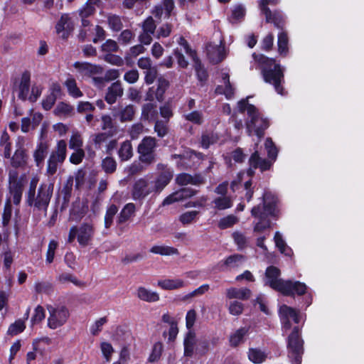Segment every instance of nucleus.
<instances>
[{
	"label": "nucleus",
	"mask_w": 364,
	"mask_h": 364,
	"mask_svg": "<svg viewBox=\"0 0 364 364\" xmlns=\"http://www.w3.org/2000/svg\"><path fill=\"white\" fill-rule=\"evenodd\" d=\"M252 57L258 64V69L264 81L272 85L278 94L284 95L286 92L282 85L284 82V70L280 63H277L274 58H268L263 54L254 53Z\"/></svg>",
	"instance_id": "obj_1"
},
{
	"label": "nucleus",
	"mask_w": 364,
	"mask_h": 364,
	"mask_svg": "<svg viewBox=\"0 0 364 364\" xmlns=\"http://www.w3.org/2000/svg\"><path fill=\"white\" fill-rule=\"evenodd\" d=\"M279 276L280 270L277 267H269L265 272V284L285 296H294L295 294L303 295L306 293L307 287L304 283L284 280Z\"/></svg>",
	"instance_id": "obj_2"
},
{
	"label": "nucleus",
	"mask_w": 364,
	"mask_h": 364,
	"mask_svg": "<svg viewBox=\"0 0 364 364\" xmlns=\"http://www.w3.org/2000/svg\"><path fill=\"white\" fill-rule=\"evenodd\" d=\"M38 179L36 177L31 178L29 188L26 193V202L27 205H49L53 195L54 185L51 183H42L38 189L36 188Z\"/></svg>",
	"instance_id": "obj_3"
},
{
	"label": "nucleus",
	"mask_w": 364,
	"mask_h": 364,
	"mask_svg": "<svg viewBox=\"0 0 364 364\" xmlns=\"http://www.w3.org/2000/svg\"><path fill=\"white\" fill-rule=\"evenodd\" d=\"M47 310L48 316L47 318V326L52 330L59 328L64 326L70 317V311L65 306L48 305Z\"/></svg>",
	"instance_id": "obj_4"
},
{
	"label": "nucleus",
	"mask_w": 364,
	"mask_h": 364,
	"mask_svg": "<svg viewBox=\"0 0 364 364\" xmlns=\"http://www.w3.org/2000/svg\"><path fill=\"white\" fill-rule=\"evenodd\" d=\"M94 234V229L91 224L84 223L80 227L73 226L70 228L68 235V242H73L75 238L81 246L90 244Z\"/></svg>",
	"instance_id": "obj_5"
},
{
	"label": "nucleus",
	"mask_w": 364,
	"mask_h": 364,
	"mask_svg": "<svg viewBox=\"0 0 364 364\" xmlns=\"http://www.w3.org/2000/svg\"><path fill=\"white\" fill-rule=\"evenodd\" d=\"M250 119L246 122V128L248 134L252 135V132L261 140L264 136L265 130L269 127V122L267 118H264L259 109L255 114L252 115Z\"/></svg>",
	"instance_id": "obj_6"
},
{
	"label": "nucleus",
	"mask_w": 364,
	"mask_h": 364,
	"mask_svg": "<svg viewBox=\"0 0 364 364\" xmlns=\"http://www.w3.org/2000/svg\"><path fill=\"white\" fill-rule=\"evenodd\" d=\"M156 147V139L153 136H145L137 147L139 154V160L145 164H150L155 159L154 150Z\"/></svg>",
	"instance_id": "obj_7"
},
{
	"label": "nucleus",
	"mask_w": 364,
	"mask_h": 364,
	"mask_svg": "<svg viewBox=\"0 0 364 364\" xmlns=\"http://www.w3.org/2000/svg\"><path fill=\"white\" fill-rule=\"evenodd\" d=\"M274 210V206H254L252 214L259 220L255 226V231L260 232L270 226L267 218L273 215Z\"/></svg>",
	"instance_id": "obj_8"
},
{
	"label": "nucleus",
	"mask_w": 364,
	"mask_h": 364,
	"mask_svg": "<svg viewBox=\"0 0 364 364\" xmlns=\"http://www.w3.org/2000/svg\"><path fill=\"white\" fill-rule=\"evenodd\" d=\"M248 164L249 168L247 170V175L252 178L255 174V169H259L262 173L269 171L272 167L273 162L262 158L258 151L255 150L249 158Z\"/></svg>",
	"instance_id": "obj_9"
},
{
	"label": "nucleus",
	"mask_w": 364,
	"mask_h": 364,
	"mask_svg": "<svg viewBox=\"0 0 364 364\" xmlns=\"http://www.w3.org/2000/svg\"><path fill=\"white\" fill-rule=\"evenodd\" d=\"M279 314L284 331L291 328L292 323H299L300 320L299 311L286 304L279 307Z\"/></svg>",
	"instance_id": "obj_10"
},
{
	"label": "nucleus",
	"mask_w": 364,
	"mask_h": 364,
	"mask_svg": "<svg viewBox=\"0 0 364 364\" xmlns=\"http://www.w3.org/2000/svg\"><path fill=\"white\" fill-rule=\"evenodd\" d=\"M158 169L160 171L152 182L154 183L152 191L155 193L161 192L172 180L173 171L172 168L162 164H158Z\"/></svg>",
	"instance_id": "obj_11"
},
{
	"label": "nucleus",
	"mask_w": 364,
	"mask_h": 364,
	"mask_svg": "<svg viewBox=\"0 0 364 364\" xmlns=\"http://www.w3.org/2000/svg\"><path fill=\"white\" fill-rule=\"evenodd\" d=\"M288 349L289 355L293 357L296 364L300 363V355L303 353V341L300 338L299 328L295 326L288 337Z\"/></svg>",
	"instance_id": "obj_12"
},
{
	"label": "nucleus",
	"mask_w": 364,
	"mask_h": 364,
	"mask_svg": "<svg viewBox=\"0 0 364 364\" xmlns=\"http://www.w3.org/2000/svg\"><path fill=\"white\" fill-rule=\"evenodd\" d=\"M9 194L6 197L4 205H19L21 200L23 184L21 180H18L16 176L10 177Z\"/></svg>",
	"instance_id": "obj_13"
},
{
	"label": "nucleus",
	"mask_w": 364,
	"mask_h": 364,
	"mask_svg": "<svg viewBox=\"0 0 364 364\" xmlns=\"http://www.w3.org/2000/svg\"><path fill=\"white\" fill-rule=\"evenodd\" d=\"M55 31L63 40H67L74 31V23L68 14L61 15L55 25Z\"/></svg>",
	"instance_id": "obj_14"
},
{
	"label": "nucleus",
	"mask_w": 364,
	"mask_h": 364,
	"mask_svg": "<svg viewBox=\"0 0 364 364\" xmlns=\"http://www.w3.org/2000/svg\"><path fill=\"white\" fill-rule=\"evenodd\" d=\"M196 193V191L191 188H181L169 196L162 202L161 205H171L173 203L183 202Z\"/></svg>",
	"instance_id": "obj_15"
},
{
	"label": "nucleus",
	"mask_w": 364,
	"mask_h": 364,
	"mask_svg": "<svg viewBox=\"0 0 364 364\" xmlns=\"http://www.w3.org/2000/svg\"><path fill=\"white\" fill-rule=\"evenodd\" d=\"M206 55L211 64H218L225 58V47L208 43L206 45Z\"/></svg>",
	"instance_id": "obj_16"
},
{
	"label": "nucleus",
	"mask_w": 364,
	"mask_h": 364,
	"mask_svg": "<svg viewBox=\"0 0 364 364\" xmlns=\"http://www.w3.org/2000/svg\"><path fill=\"white\" fill-rule=\"evenodd\" d=\"M73 66L82 76L86 77H93L103 72V68L100 65L87 62L77 61L73 64Z\"/></svg>",
	"instance_id": "obj_17"
},
{
	"label": "nucleus",
	"mask_w": 364,
	"mask_h": 364,
	"mask_svg": "<svg viewBox=\"0 0 364 364\" xmlns=\"http://www.w3.org/2000/svg\"><path fill=\"white\" fill-rule=\"evenodd\" d=\"M152 192H154L152 187L149 186L146 180L140 178L133 186L132 196L134 200H140Z\"/></svg>",
	"instance_id": "obj_18"
},
{
	"label": "nucleus",
	"mask_w": 364,
	"mask_h": 364,
	"mask_svg": "<svg viewBox=\"0 0 364 364\" xmlns=\"http://www.w3.org/2000/svg\"><path fill=\"white\" fill-rule=\"evenodd\" d=\"M175 181L178 185L183 186L188 184L200 185L205 183V179L200 173L192 176L190 173H181L176 176Z\"/></svg>",
	"instance_id": "obj_19"
},
{
	"label": "nucleus",
	"mask_w": 364,
	"mask_h": 364,
	"mask_svg": "<svg viewBox=\"0 0 364 364\" xmlns=\"http://www.w3.org/2000/svg\"><path fill=\"white\" fill-rule=\"evenodd\" d=\"M124 92L123 87L120 81H116L108 87L107 92L105 95L106 102L112 105L116 102L118 97L122 96Z\"/></svg>",
	"instance_id": "obj_20"
},
{
	"label": "nucleus",
	"mask_w": 364,
	"mask_h": 364,
	"mask_svg": "<svg viewBox=\"0 0 364 364\" xmlns=\"http://www.w3.org/2000/svg\"><path fill=\"white\" fill-rule=\"evenodd\" d=\"M263 14L265 16L266 23H273L275 28L281 30V31H284L286 20L280 11L274 10L270 11L269 15L267 13Z\"/></svg>",
	"instance_id": "obj_21"
},
{
	"label": "nucleus",
	"mask_w": 364,
	"mask_h": 364,
	"mask_svg": "<svg viewBox=\"0 0 364 364\" xmlns=\"http://www.w3.org/2000/svg\"><path fill=\"white\" fill-rule=\"evenodd\" d=\"M31 74L28 70L24 71L21 77L19 85L18 98L23 101L26 100L29 92Z\"/></svg>",
	"instance_id": "obj_22"
},
{
	"label": "nucleus",
	"mask_w": 364,
	"mask_h": 364,
	"mask_svg": "<svg viewBox=\"0 0 364 364\" xmlns=\"http://www.w3.org/2000/svg\"><path fill=\"white\" fill-rule=\"evenodd\" d=\"M158 114L159 113L156 104L149 102L142 106L141 117L144 120L154 122L158 119Z\"/></svg>",
	"instance_id": "obj_23"
},
{
	"label": "nucleus",
	"mask_w": 364,
	"mask_h": 364,
	"mask_svg": "<svg viewBox=\"0 0 364 364\" xmlns=\"http://www.w3.org/2000/svg\"><path fill=\"white\" fill-rule=\"evenodd\" d=\"M157 285L164 290H174L184 287L186 282L181 279H166L158 281Z\"/></svg>",
	"instance_id": "obj_24"
},
{
	"label": "nucleus",
	"mask_w": 364,
	"mask_h": 364,
	"mask_svg": "<svg viewBox=\"0 0 364 364\" xmlns=\"http://www.w3.org/2000/svg\"><path fill=\"white\" fill-rule=\"evenodd\" d=\"M196 342V340L195 332L193 330L188 331L183 341L185 356H192L194 351Z\"/></svg>",
	"instance_id": "obj_25"
},
{
	"label": "nucleus",
	"mask_w": 364,
	"mask_h": 364,
	"mask_svg": "<svg viewBox=\"0 0 364 364\" xmlns=\"http://www.w3.org/2000/svg\"><path fill=\"white\" fill-rule=\"evenodd\" d=\"M193 62L197 79L201 83H205L209 77L207 70L204 68L199 58L193 60Z\"/></svg>",
	"instance_id": "obj_26"
},
{
	"label": "nucleus",
	"mask_w": 364,
	"mask_h": 364,
	"mask_svg": "<svg viewBox=\"0 0 364 364\" xmlns=\"http://www.w3.org/2000/svg\"><path fill=\"white\" fill-rule=\"evenodd\" d=\"M250 290L247 288L237 289L232 287L226 290V296L230 299H247L250 296Z\"/></svg>",
	"instance_id": "obj_27"
},
{
	"label": "nucleus",
	"mask_w": 364,
	"mask_h": 364,
	"mask_svg": "<svg viewBox=\"0 0 364 364\" xmlns=\"http://www.w3.org/2000/svg\"><path fill=\"white\" fill-rule=\"evenodd\" d=\"M136 295L139 299L147 302H155L159 300V295L157 292L142 287L138 288Z\"/></svg>",
	"instance_id": "obj_28"
},
{
	"label": "nucleus",
	"mask_w": 364,
	"mask_h": 364,
	"mask_svg": "<svg viewBox=\"0 0 364 364\" xmlns=\"http://www.w3.org/2000/svg\"><path fill=\"white\" fill-rule=\"evenodd\" d=\"M150 252L154 254L160 255L162 256L178 255L179 251L178 249L166 245H154Z\"/></svg>",
	"instance_id": "obj_29"
},
{
	"label": "nucleus",
	"mask_w": 364,
	"mask_h": 364,
	"mask_svg": "<svg viewBox=\"0 0 364 364\" xmlns=\"http://www.w3.org/2000/svg\"><path fill=\"white\" fill-rule=\"evenodd\" d=\"M289 38L285 31H280L278 34L277 46L279 53L285 57L289 52Z\"/></svg>",
	"instance_id": "obj_30"
},
{
	"label": "nucleus",
	"mask_w": 364,
	"mask_h": 364,
	"mask_svg": "<svg viewBox=\"0 0 364 364\" xmlns=\"http://www.w3.org/2000/svg\"><path fill=\"white\" fill-rule=\"evenodd\" d=\"M100 0H87L82 9L79 11L80 18H88L95 14V6L98 5Z\"/></svg>",
	"instance_id": "obj_31"
},
{
	"label": "nucleus",
	"mask_w": 364,
	"mask_h": 364,
	"mask_svg": "<svg viewBox=\"0 0 364 364\" xmlns=\"http://www.w3.org/2000/svg\"><path fill=\"white\" fill-rule=\"evenodd\" d=\"M169 87V82L164 78H159L155 87V97L157 101L161 102L164 100V94Z\"/></svg>",
	"instance_id": "obj_32"
},
{
	"label": "nucleus",
	"mask_w": 364,
	"mask_h": 364,
	"mask_svg": "<svg viewBox=\"0 0 364 364\" xmlns=\"http://www.w3.org/2000/svg\"><path fill=\"white\" fill-rule=\"evenodd\" d=\"M55 116H70L74 113V107L65 102H60L53 110Z\"/></svg>",
	"instance_id": "obj_33"
},
{
	"label": "nucleus",
	"mask_w": 364,
	"mask_h": 364,
	"mask_svg": "<svg viewBox=\"0 0 364 364\" xmlns=\"http://www.w3.org/2000/svg\"><path fill=\"white\" fill-rule=\"evenodd\" d=\"M133 155V149L132 143L129 140H126L122 143L118 151V156L121 161H124L129 160Z\"/></svg>",
	"instance_id": "obj_34"
},
{
	"label": "nucleus",
	"mask_w": 364,
	"mask_h": 364,
	"mask_svg": "<svg viewBox=\"0 0 364 364\" xmlns=\"http://www.w3.org/2000/svg\"><path fill=\"white\" fill-rule=\"evenodd\" d=\"M64 85L68 90V94L71 97L74 98H78L83 95L82 92L77 87L76 80L74 77L68 78L65 80Z\"/></svg>",
	"instance_id": "obj_35"
},
{
	"label": "nucleus",
	"mask_w": 364,
	"mask_h": 364,
	"mask_svg": "<svg viewBox=\"0 0 364 364\" xmlns=\"http://www.w3.org/2000/svg\"><path fill=\"white\" fill-rule=\"evenodd\" d=\"M267 356V353L259 348H250L248 352V358L254 363H263Z\"/></svg>",
	"instance_id": "obj_36"
},
{
	"label": "nucleus",
	"mask_w": 364,
	"mask_h": 364,
	"mask_svg": "<svg viewBox=\"0 0 364 364\" xmlns=\"http://www.w3.org/2000/svg\"><path fill=\"white\" fill-rule=\"evenodd\" d=\"M248 97L242 99L240 100L237 103L238 105V109L240 113H244L245 111H247V114L249 117H250L252 115L255 114L257 113L258 109L252 104H250L248 102Z\"/></svg>",
	"instance_id": "obj_37"
},
{
	"label": "nucleus",
	"mask_w": 364,
	"mask_h": 364,
	"mask_svg": "<svg viewBox=\"0 0 364 364\" xmlns=\"http://www.w3.org/2000/svg\"><path fill=\"white\" fill-rule=\"evenodd\" d=\"M264 146L267 151L268 159H267L274 163L276 161L278 155V149L272 138L267 137L265 139Z\"/></svg>",
	"instance_id": "obj_38"
},
{
	"label": "nucleus",
	"mask_w": 364,
	"mask_h": 364,
	"mask_svg": "<svg viewBox=\"0 0 364 364\" xmlns=\"http://www.w3.org/2000/svg\"><path fill=\"white\" fill-rule=\"evenodd\" d=\"M48 146L45 143L41 142L38 144L37 148L33 154L34 160L36 166H40L46 157Z\"/></svg>",
	"instance_id": "obj_39"
},
{
	"label": "nucleus",
	"mask_w": 364,
	"mask_h": 364,
	"mask_svg": "<svg viewBox=\"0 0 364 364\" xmlns=\"http://www.w3.org/2000/svg\"><path fill=\"white\" fill-rule=\"evenodd\" d=\"M73 185V178L72 176L69 177V178L65 183L60 195L63 196V202L62 205H67L69 203L70 198L71 197L72 190Z\"/></svg>",
	"instance_id": "obj_40"
},
{
	"label": "nucleus",
	"mask_w": 364,
	"mask_h": 364,
	"mask_svg": "<svg viewBox=\"0 0 364 364\" xmlns=\"http://www.w3.org/2000/svg\"><path fill=\"white\" fill-rule=\"evenodd\" d=\"M154 122H155L154 129L157 136L160 138L165 136L168 132V122L159 120V119Z\"/></svg>",
	"instance_id": "obj_41"
},
{
	"label": "nucleus",
	"mask_w": 364,
	"mask_h": 364,
	"mask_svg": "<svg viewBox=\"0 0 364 364\" xmlns=\"http://www.w3.org/2000/svg\"><path fill=\"white\" fill-rule=\"evenodd\" d=\"M144 51H145V48H144V46L141 44H138V45L131 47L129 49V52L128 53H127L124 57L127 65H132V61H131L132 58V57L135 58L137 55H139V54L144 53Z\"/></svg>",
	"instance_id": "obj_42"
},
{
	"label": "nucleus",
	"mask_w": 364,
	"mask_h": 364,
	"mask_svg": "<svg viewBox=\"0 0 364 364\" xmlns=\"http://www.w3.org/2000/svg\"><path fill=\"white\" fill-rule=\"evenodd\" d=\"M248 329L246 328H241L237 330L230 338V345L237 346L243 341L245 336L247 334Z\"/></svg>",
	"instance_id": "obj_43"
},
{
	"label": "nucleus",
	"mask_w": 364,
	"mask_h": 364,
	"mask_svg": "<svg viewBox=\"0 0 364 364\" xmlns=\"http://www.w3.org/2000/svg\"><path fill=\"white\" fill-rule=\"evenodd\" d=\"M102 168L106 173H113L117 169V162L114 158L107 156L102 161Z\"/></svg>",
	"instance_id": "obj_44"
},
{
	"label": "nucleus",
	"mask_w": 364,
	"mask_h": 364,
	"mask_svg": "<svg viewBox=\"0 0 364 364\" xmlns=\"http://www.w3.org/2000/svg\"><path fill=\"white\" fill-rule=\"evenodd\" d=\"M85 206H72L70 210L69 220L79 221L85 215Z\"/></svg>",
	"instance_id": "obj_45"
},
{
	"label": "nucleus",
	"mask_w": 364,
	"mask_h": 364,
	"mask_svg": "<svg viewBox=\"0 0 364 364\" xmlns=\"http://www.w3.org/2000/svg\"><path fill=\"white\" fill-rule=\"evenodd\" d=\"M26 156V154L23 149H16L11 158L12 166L14 167H19L23 165L25 162Z\"/></svg>",
	"instance_id": "obj_46"
},
{
	"label": "nucleus",
	"mask_w": 364,
	"mask_h": 364,
	"mask_svg": "<svg viewBox=\"0 0 364 364\" xmlns=\"http://www.w3.org/2000/svg\"><path fill=\"white\" fill-rule=\"evenodd\" d=\"M274 239L276 246L282 254H285L286 255H291V250L287 246L286 242L283 240L282 236L279 232H277L275 233Z\"/></svg>",
	"instance_id": "obj_47"
},
{
	"label": "nucleus",
	"mask_w": 364,
	"mask_h": 364,
	"mask_svg": "<svg viewBox=\"0 0 364 364\" xmlns=\"http://www.w3.org/2000/svg\"><path fill=\"white\" fill-rule=\"evenodd\" d=\"M66 150H67L66 142L63 139L58 141V142L57 144L56 151L53 154L56 156V159H57V160H58L59 162L62 163L65 159Z\"/></svg>",
	"instance_id": "obj_48"
},
{
	"label": "nucleus",
	"mask_w": 364,
	"mask_h": 364,
	"mask_svg": "<svg viewBox=\"0 0 364 364\" xmlns=\"http://www.w3.org/2000/svg\"><path fill=\"white\" fill-rule=\"evenodd\" d=\"M107 23L109 28L114 31H119L123 27L121 18L116 14L109 16L107 17Z\"/></svg>",
	"instance_id": "obj_49"
},
{
	"label": "nucleus",
	"mask_w": 364,
	"mask_h": 364,
	"mask_svg": "<svg viewBox=\"0 0 364 364\" xmlns=\"http://www.w3.org/2000/svg\"><path fill=\"white\" fill-rule=\"evenodd\" d=\"M26 328L23 321L19 319L11 324L8 328L7 333L10 336H16L21 333Z\"/></svg>",
	"instance_id": "obj_50"
},
{
	"label": "nucleus",
	"mask_w": 364,
	"mask_h": 364,
	"mask_svg": "<svg viewBox=\"0 0 364 364\" xmlns=\"http://www.w3.org/2000/svg\"><path fill=\"white\" fill-rule=\"evenodd\" d=\"M178 42L180 46L183 47L186 53L192 59V60L198 58L196 50H193L191 48L188 42L183 36H181Z\"/></svg>",
	"instance_id": "obj_51"
},
{
	"label": "nucleus",
	"mask_w": 364,
	"mask_h": 364,
	"mask_svg": "<svg viewBox=\"0 0 364 364\" xmlns=\"http://www.w3.org/2000/svg\"><path fill=\"white\" fill-rule=\"evenodd\" d=\"M217 139L218 138L213 133L203 134L200 139V145L203 149H208L210 145L216 143Z\"/></svg>",
	"instance_id": "obj_52"
},
{
	"label": "nucleus",
	"mask_w": 364,
	"mask_h": 364,
	"mask_svg": "<svg viewBox=\"0 0 364 364\" xmlns=\"http://www.w3.org/2000/svg\"><path fill=\"white\" fill-rule=\"evenodd\" d=\"M135 114L134 107L133 105H127L120 112V121L127 122L132 121Z\"/></svg>",
	"instance_id": "obj_53"
},
{
	"label": "nucleus",
	"mask_w": 364,
	"mask_h": 364,
	"mask_svg": "<svg viewBox=\"0 0 364 364\" xmlns=\"http://www.w3.org/2000/svg\"><path fill=\"white\" fill-rule=\"evenodd\" d=\"M244 260L245 259L243 256L240 255H234L228 257L224 261V264L230 268H233L240 265L244 262Z\"/></svg>",
	"instance_id": "obj_54"
},
{
	"label": "nucleus",
	"mask_w": 364,
	"mask_h": 364,
	"mask_svg": "<svg viewBox=\"0 0 364 364\" xmlns=\"http://www.w3.org/2000/svg\"><path fill=\"white\" fill-rule=\"evenodd\" d=\"M134 213V206H124L118 217L117 220L119 223H124L128 220Z\"/></svg>",
	"instance_id": "obj_55"
},
{
	"label": "nucleus",
	"mask_w": 364,
	"mask_h": 364,
	"mask_svg": "<svg viewBox=\"0 0 364 364\" xmlns=\"http://www.w3.org/2000/svg\"><path fill=\"white\" fill-rule=\"evenodd\" d=\"M198 215V211H196V210L187 211L180 215L179 220L183 225H188V224L193 223L196 219Z\"/></svg>",
	"instance_id": "obj_56"
},
{
	"label": "nucleus",
	"mask_w": 364,
	"mask_h": 364,
	"mask_svg": "<svg viewBox=\"0 0 364 364\" xmlns=\"http://www.w3.org/2000/svg\"><path fill=\"white\" fill-rule=\"evenodd\" d=\"M159 113L161 117L164 119V121L169 122L173 115L171 105L169 102L164 103V105L160 107Z\"/></svg>",
	"instance_id": "obj_57"
},
{
	"label": "nucleus",
	"mask_w": 364,
	"mask_h": 364,
	"mask_svg": "<svg viewBox=\"0 0 364 364\" xmlns=\"http://www.w3.org/2000/svg\"><path fill=\"white\" fill-rule=\"evenodd\" d=\"M184 118L186 120L198 125H200L203 122L202 113L196 110L184 115Z\"/></svg>",
	"instance_id": "obj_58"
},
{
	"label": "nucleus",
	"mask_w": 364,
	"mask_h": 364,
	"mask_svg": "<svg viewBox=\"0 0 364 364\" xmlns=\"http://www.w3.org/2000/svg\"><path fill=\"white\" fill-rule=\"evenodd\" d=\"M100 349L105 360L107 362H109L114 351L112 344L105 341L102 342L100 344Z\"/></svg>",
	"instance_id": "obj_59"
},
{
	"label": "nucleus",
	"mask_w": 364,
	"mask_h": 364,
	"mask_svg": "<svg viewBox=\"0 0 364 364\" xmlns=\"http://www.w3.org/2000/svg\"><path fill=\"white\" fill-rule=\"evenodd\" d=\"M262 205H277L279 199L277 195L270 191H265L262 196Z\"/></svg>",
	"instance_id": "obj_60"
},
{
	"label": "nucleus",
	"mask_w": 364,
	"mask_h": 364,
	"mask_svg": "<svg viewBox=\"0 0 364 364\" xmlns=\"http://www.w3.org/2000/svg\"><path fill=\"white\" fill-rule=\"evenodd\" d=\"M237 222V218L231 215L222 218L218 223V226L221 229H226L230 228Z\"/></svg>",
	"instance_id": "obj_61"
},
{
	"label": "nucleus",
	"mask_w": 364,
	"mask_h": 364,
	"mask_svg": "<svg viewBox=\"0 0 364 364\" xmlns=\"http://www.w3.org/2000/svg\"><path fill=\"white\" fill-rule=\"evenodd\" d=\"M46 317L45 311L43 308L38 305L34 309L33 315L31 318V323L33 324L38 323L43 321Z\"/></svg>",
	"instance_id": "obj_62"
},
{
	"label": "nucleus",
	"mask_w": 364,
	"mask_h": 364,
	"mask_svg": "<svg viewBox=\"0 0 364 364\" xmlns=\"http://www.w3.org/2000/svg\"><path fill=\"white\" fill-rule=\"evenodd\" d=\"M118 210L117 206H109L107 209L105 217V225L106 228H109L113 222V218Z\"/></svg>",
	"instance_id": "obj_63"
},
{
	"label": "nucleus",
	"mask_w": 364,
	"mask_h": 364,
	"mask_svg": "<svg viewBox=\"0 0 364 364\" xmlns=\"http://www.w3.org/2000/svg\"><path fill=\"white\" fill-rule=\"evenodd\" d=\"M85 157V151L82 149H75L70 156V162L73 164H80Z\"/></svg>",
	"instance_id": "obj_64"
}]
</instances>
